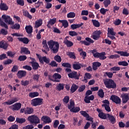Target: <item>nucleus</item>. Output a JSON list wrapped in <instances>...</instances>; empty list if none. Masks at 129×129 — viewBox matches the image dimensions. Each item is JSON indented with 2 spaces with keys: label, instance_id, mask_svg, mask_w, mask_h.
Masks as SVG:
<instances>
[{
  "label": "nucleus",
  "instance_id": "nucleus-1",
  "mask_svg": "<svg viewBox=\"0 0 129 129\" xmlns=\"http://www.w3.org/2000/svg\"><path fill=\"white\" fill-rule=\"evenodd\" d=\"M47 44L51 53H53V54H57V53L59 52L60 44L58 41H55L51 39L47 41Z\"/></svg>",
  "mask_w": 129,
  "mask_h": 129
},
{
  "label": "nucleus",
  "instance_id": "nucleus-2",
  "mask_svg": "<svg viewBox=\"0 0 129 129\" xmlns=\"http://www.w3.org/2000/svg\"><path fill=\"white\" fill-rule=\"evenodd\" d=\"M28 120L30 123H35V124L40 123V118L35 115L29 116L28 117Z\"/></svg>",
  "mask_w": 129,
  "mask_h": 129
},
{
  "label": "nucleus",
  "instance_id": "nucleus-3",
  "mask_svg": "<svg viewBox=\"0 0 129 129\" xmlns=\"http://www.w3.org/2000/svg\"><path fill=\"white\" fill-rule=\"evenodd\" d=\"M31 104L33 106H38V105H41L43 104V99L37 98L33 99L31 100Z\"/></svg>",
  "mask_w": 129,
  "mask_h": 129
},
{
  "label": "nucleus",
  "instance_id": "nucleus-4",
  "mask_svg": "<svg viewBox=\"0 0 129 129\" xmlns=\"http://www.w3.org/2000/svg\"><path fill=\"white\" fill-rule=\"evenodd\" d=\"M2 18L3 19V20H4L6 24H8V25H14L13 19L11 18V16L6 15H2Z\"/></svg>",
  "mask_w": 129,
  "mask_h": 129
},
{
  "label": "nucleus",
  "instance_id": "nucleus-5",
  "mask_svg": "<svg viewBox=\"0 0 129 129\" xmlns=\"http://www.w3.org/2000/svg\"><path fill=\"white\" fill-rule=\"evenodd\" d=\"M69 78H72L75 79L76 80H79V77L80 76V74H78L77 72L73 71L72 73H70L68 74Z\"/></svg>",
  "mask_w": 129,
  "mask_h": 129
},
{
  "label": "nucleus",
  "instance_id": "nucleus-6",
  "mask_svg": "<svg viewBox=\"0 0 129 129\" xmlns=\"http://www.w3.org/2000/svg\"><path fill=\"white\" fill-rule=\"evenodd\" d=\"M104 83L107 88H115L116 87V84L114 81H105Z\"/></svg>",
  "mask_w": 129,
  "mask_h": 129
},
{
  "label": "nucleus",
  "instance_id": "nucleus-7",
  "mask_svg": "<svg viewBox=\"0 0 129 129\" xmlns=\"http://www.w3.org/2000/svg\"><path fill=\"white\" fill-rule=\"evenodd\" d=\"M102 32L100 30H96L93 33V35H92L91 37L94 40H98L99 38H100V35H101Z\"/></svg>",
  "mask_w": 129,
  "mask_h": 129
},
{
  "label": "nucleus",
  "instance_id": "nucleus-8",
  "mask_svg": "<svg viewBox=\"0 0 129 129\" xmlns=\"http://www.w3.org/2000/svg\"><path fill=\"white\" fill-rule=\"evenodd\" d=\"M110 99H111L112 101L116 103V104H120V103H121V99L117 96L112 95Z\"/></svg>",
  "mask_w": 129,
  "mask_h": 129
},
{
  "label": "nucleus",
  "instance_id": "nucleus-9",
  "mask_svg": "<svg viewBox=\"0 0 129 129\" xmlns=\"http://www.w3.org/2000/svg\"><path fill=\"white\" fill-rule=\"evenodd\" d=\"M85 40H86V41L85 40H81L80 41L81 43H82V44H84V45H85V46H89L90 45L91 43H94V40L89 37H86L85 38Z\"/></svg>",
  "mask_w": 129,
  "mask_h": 129
},
{
  "label": "nucleus",
  "instance_id": "nucleus-10",
  "mask_svg": "<svg viewBox=\"0 0 129 129\" xmlns=\"http://www.w3.org/2000/svg\"><path fill=\"white\" fill-rule=\"evenodd\" d=\"M57 22V19L56 18H53V19H50L47 22V27L48 29H51V26H53L56 24Z\"/></svg>",
  "mask_w": 129,
  "mask_h": 129
},
{
  "label": "nucleus",
  "instance_id": "nucleus-11",
  "mask_svg": "<svg viewBox=\"0 0 129 129\" xmlns=\"http://www.w3.org/2000/svg\"><path fill=\"white\" fill-rule=\"evenodd\" d=\"M19 100V99L18 98L16 97L12 100H9L7 102H5L3 103V105H11V104H13V103H15V102H17Z\"/></svg>",
  "mask_w": 129,
  "mask_h": 129
},
{
  "label": "nucleus",
  "instance_id": "nucleus-12",
  "mask_svg": "<svg viewBox=\"0 0 129 129\" xmlns=\"http://www.w3.org/2000/svg\"><path fill=\"white\" fill-rule=\"evenodd\" d=\"M39 61L41 64H43L44 62L46 64H49L50 63V58H47L46 56H43L39 57Z\"/></svg>",
  "mask_w": 129,
  "mask_h": 129
},
{
  "label": "nucleus",
  "instance_id": "nucleus-13",
  "mask_svg": "<svg viewBox=\"0 0 129 129\" xmlns=\"http://www.w3.org/2000/svg\"><path fill=\"white\" fill-rule=\"evenodd\" d=\"M42 121H43L44 123H51L52 122V119L48 116H43L41 117Z\"/></svg>",
  "mask_w": 129,
  "mask_h": 129
},
{
  "label": "nucleus",
  "instance_id": "nucleus-14",
  "mask_svg": "<svg viewBox=\"0 0 129 129\" xmlns=\"http://www.w3.org/2000/svg\"><path fill=\"white\" fill-rule=\"evenodd\" d=\"M11 107L13 110H19L22 107V104L21 103H16L12 105Z\"/></svg>",
  "mask_w": 129,
  "mask_h": 129
},
{
  "label": "nucleus",
  "instance_id": "nucleus-15",
  "mask_svg": "<svg viewBox=\"0 0 129 129\" xmlns=\"http://www.w3.org/2000/svg\"><path fill=\"white\" fill-rule=\"evenodd\" d=\"M0 10L1 11H5L7 12L9 10V6L7 4L5 3H3V1H1V3L0 4Z\"/></svg>",
  "mask_w": 129,
  "mask_h": 129
},
{
  "label": "nucleus",
  "instance_id": "nucleus-16",
  "mask_svg": "<svg viewBox=\"0 0 129 129\" xmlns=\"http://www.w3.org/2000/svg\"><path fill=\"white\" fill-rule=\"evenodd\" d=\"M9 47V43L5 42V40H2L0 41V48L4 49V50H7Z\"/></svg>",
  "mask_w": 129,
  "mask_h": 129
},
{
  "label": "nucleus",
  "instance_id": "nucleus-17",
  "mask_svg": "<svg viewBox=\"0 0 129 129\" xmlns=\"http://www.w3.org/2000/svg\"><path fill=\"white\" fill-rule=\"evenodd\" d=\"M27 75V72L26 71L20 70L18 72L17 77L18 78H23V77H25Z\"/></svg>",
  "mask_w": 129,
  "mask_h": 129
},
{
  "label": "nucleus",
  "instance_id": "nucleus-18",
  "mask_svg": "<svg viewBox=\"0 0 129 129\" xmlns=\"http://www.w3.org/2000/svg\"><path fill=\"white\" fill-rule=\"evenodd\" d=\"M72 67L73 69H74V70H79L81 69V67H82V64L79 63V62H75V63L73 64Z\"/></svg>",
  "mask_w": 129,
  "mask_h": 129
},
{
  "label": "nucleus",
  "instance_id": "nucleus-19",
  "mask_svg": "<svg viewBox=\"0 0 129 129\" xmlns=\"http://www.w3.org/2000/svg\"><path fill=\"white\" fill-rule=\"evenodd\" d=\"M21 49L20 53L21 54H25V55H29V54H31V51L29 50V48L23 47H21Z\"/></svg>",
  "mask_w": 129,
  "mask_h": 129
},
{
  "label": "nucleus",
  "instance_id": "nucleus-20",
  "mask_svg": "<svg viewBox=\"0 0 129 129\" xmlns=\"http://www.w3.org/2000/svg\"><path fill=\"white\" fill-rule=\"evenodd\" d=\"M101 66V63L98 62V61H96L93 62V65H92V69L94 71H96L98 69V67H100Z\"/></svg>",
  "mask_w": 129,
  "mask_h": 129
},
{
  "label": "nucleus",
  "instance_id": "nucleus-21",
  "mask_svg": "<svg viewBox=\"0 0 129 129\" xmlns=\"http://www.w3.org/2000/svg\"><path fill=\"white\" fill-rule=\"evenodd\" d=\"M121 97L123 103H126L128 101V94H123L121 95Z\"/></svg>",
  "mask_w": 129,
  "mask_h": 129
},
{
  "label": "nucleus",
  "instance_id": "nucleus-22",
  "mask_svg": "<svg viewBox=\"0 0 129 129\" xmlns=\"http://www.w3.org/2000/svg\"><path fill=\"white\" fill-rule=\"evenodd\" d=\"M115 53L119 54L120 56L122 57H128L129 53L127 51H115Z\"/></svg>",
  "mask_w": 129,
  "mask_h": 129
},
{
  "label": "nucleus",
  "instance_id": "nucleus-23",
  "mask_svg": "<svg viewBox=\"0 0 129 129\" xmlns=\"http://www.w3.org/2000/svg\"><path fill=\"white\" fill-rule=\"evenodd\" d=\"M18 40L20 42H22L24 44H29V42H30L29 39H28V38L27 37H18Z\"/></svg>",
  "mask_w": 129,
  "mask_h": 129
},
{
  "label": "nucleus",
  "instance_id": "nucleus-24",
  "mask_svg": "<svg viewBox=\"0 0 129 129\" xmlns=\"http://www.w3.org/2000/svg\"><path fill=\"white\" fill-rule=\"evenodd\" d=\"M58 22H59V23H61V24L62 25V27H63V28H64V29H66V28H68V26H69V23H68V21H67V20H59Z\"/></svg>",
  "mask_w": 129,
  "mask_h": 129
},
{
  "label": "nucleus",
  "instance_id": "nucleus-25",
  "mask_svg": "<svg viewBox=\"0 0 129 129\" xmlns=\"http://www.w3.org/2000/svg\"><path fill=\"white\" fill-rule=\"evenodd\" d=\"M34 112V109L32 107H27L25 109V114H32Z\"/></svg>",
  "mask_w": 129,
  "mask_h": 129
},
{
  "label": "nucleus",
  "instance_id": "nucleus-26",
  "mask_svg": "<svg viewBox=\"0 0 129 129\" xmlns=\"http://www.w3.org/2000/svg\"><path fill=\"white\" fill-rule=\"evenodd\" d=\"M63 43L64 44V45H66V46L69 48L70 47H72V46H73V45H74V43H73V42H72L70 40H64Z\"/></svg>",
  "mask_w": 129,
  "mask_h": 129
},
{
  "label": "nucleus",
  "instance_id": "nucleus-27",
  "mask_svg": "<svg viewBox=\"0 0 129 129\" xmlns=\"http://www.w3.org/2000/svg\"><path fill=\"white\" fill-rule=\"evenodd\" d=\"M42 44L44 49L46 50L47 52H49V51H50V48H49V47L48 46V44H47V40H43Z\"/></svg>",
  "mask_w": 129,
  "mask_h": 129
},
{
  "label": "nucleus",
  "instance_id": "nucleus-28",
  "mask_svg": "<svg viewBox=\"0 0 129 129\" xmlns=\"http://www.w3.org/2000/svg\"><path fill=\"white\" fill-rule=\"evenodd\" d=\"M67 55L69 56V57L71 58V59H76V56L75 55V52H74L68 51L67 53Z\"/></svg>",
  "mask_w": 129,
  "mask_h": 129
},
{
  "label": "nucleus",
  "instance_id": "nucleus-29",
  "mask_svg": "<svg viewBox=\"0 0 129 129\" xmlns=\"http://www.w3.org/2000/svg\"><path fill=\"white\" fill-rule=\"evenodd\" d=\"M108 115H109L108 114L104 113L103 112L98 114L99 117H100V118H102V119H106Z\"/></svg>",
  "mask_w": 129,
  "mask_h": 129
},
{
  "label": "nucleus",
  "instance_id": "nucleus-30",
  "mask_svg": "<svg viewBox=\"0 0 129 129\" xmlns=\"http://www.w3.org/2000/svg\"><path fill=\"white\" fill-rule=\"evenodd\" d=\"M25 30L27 34H32L33 33V27L31 25L26 26Z\"/></svg>",
  "mask_w": 129,
  "mask_h": 129
},
{
  "label": "nucleus",
  "instance_id": "nucleus-31",
  "mask_svg": "<svg viewBox=\"0 0 129 129\" xmlns=\"http://www.w3.org/2000/svg\"><path fill=\"white\" fill-rule=\"evenodd\" d=\"M42 24H43V20L42 19H39L37 20L35 22V28H39V27H41L42 26Z\"/></svg>",
  "mask_w": 129,
  "mask_h": 129
},
{
  "label": "nucleus",
  "instance_id": "nucleus-32",
  "mask_svg": "<svg viewBox=\"0 0 129 129\" xmlns=\"http://www.w3.org/2000/svg\"><path fill=\"white\" fill-rule=\"evenodd\" d=\"M23 14V16H24V17L28 18L30 20H32V19L33 18V17H32V15H31L29 13V12L27 10L25 11H24Z\"/></svg>",
  "mask_w": 129,
  "mask_h": 129
},
{
  "label": "nucleus",
  "instance_id": "nucleus-33",
  "mask_svg": "<svg viewBox=\"0 0 129 129\" xmlns=\"http://www.w3.org/2000/svg\"><path fill=\"white\" fill-rule=\"evenodd\" d=\"M92 54H93L94 58H99L100 52H98L96 49H93L92 50Z\"/></svg>",
  "mask_w": 129,
  "mask_h": 129
},
{
  "label": "nucleus",
  "instance_id": "nucleus-34",
  "mask_svg": "<svg viewBox=\"0 0 129 129\" xmlns=\"http://www.w3.org/2000/svg\"><path fill=\"white\" fill-rule=\"evenodd\" d=\"M92 22L94 27H96V28H99V27H100V23H99L98 21L93 19L92 20Z\"/></svg>",
  "mask_w": 129,
  "mask_h": 129
},
{
  "label": "nucleus",
  "instance_id": "nucleus-35",
  "mask_svg": "<svg viewBox=\"0 0 129 129\" xmlns=\"http://www.w3.org/2000/svg\"><path fill=\"white\" fill-rule=\"evenodd\" d=\"M61 75L58 73H55L52 76V78L55 80L54 81H57V79H61Z\"/></svg>",
  "mask_w": 129,
  "mask_h": 129
},
{
  "label": "nucleus",
  "instance_id": "nucleus-36",
  "mask_svg": "<svg viewBox=\"0 0 129 129\" xmlns=\"http://www.w3.org/2000/svg\"><path fill=\"white\" fill-rule=\"evenodd\" d=\"M31 65L33 70H37V69H39V68H40V65H39V63L37 62L34 63L33 62Z\"/></svg>",
  "mask_w": 129,
  "mask_h": 129
},
{
  "label": "nucleus",
  "instance_id": "nucleus-37",
  "mask_svg": "<svg viewBox=\"0 0 129 129\" xmlns=\"http://www.w3.org/2000/svg\"><path fill=\"white\" fill-rule=\"evenodd\" d=\"M105 55H106V53H105V52H100L99 57L100 60H105V59H106V56H105Z\"/></svg>",
  "mask_w": 129,
  "mask_h": 129
},
{
  "label": "nucleus",
  "instance_id": "nucleus-38",
  "mask_svg": "<svg viewBox=\"0 0 129 129\" xmlns=\"http://www.w3.org/2000/svg\"><path fill=\"white\" fill-rule=\"evenodd\" d=\"M78 89V86L73 84L71 88V93H74V92H75L76 90Z\"/></svg>",
  "mask_w": 129,
  "mask_h": 129
},
{
  "label": "nucleus",
  "instance_id": "nucleus-39",
  "mask_svg": "<svg viewBox=\"0 0 129 129\" xmlns=\"http://www.w3.org/2000/svg\"><path fill=\"white\" fill-rule=\"evenodd\" d=\"M29 96L31 98H34V97L39 96V93L37 92H31L29 93Z\"/></svg>",
  "mask_w": 129,
  "mask_h": 129
},
{
  "label": "nucleus",
  "instance_id": "nucleus-40",
  "mask_svg": "<svg viewBox=\"0 0 129 129\" xmlns=\"http://www.w3.org/2000/svg\"><path fill=\"white\" fill-rule=\"evenodd\" d=\"M75 105V103L73 101L70 102V104L68 105V108L71 111L72 109H73L74 106Z\"/></svg>",
  "mask_w": 129,
  "mask_h": 129
},
{
  "label": "nucleus",
  "instance_id": "nucleus-41",
  "mask_svg": "<svg viewBox=\"0 0 129 129\" xmlns=\"http://www.w3.org/2000/svg\"><path fill=\"white\" fill-rule=\"evenodd\" d=\"M118 64L119 66H124L126 67L128 66V63L126 62V61H120L118 62Z\"/></svg>",
  "mask_w": 129,
  "mask_h": 129
},
{
  "label": "nucleus",
  "instance_id": "nucleus-42",
  "mask_svg": "<svg viewBox=\"0 0 129 129\" xmlns=\"http://www.w3.org/2000/svg\"><path fill=\"white\" fill-rule=\"evenodd\" d=\"M98 95L101 98H103L104 97V92H103V90L100 89L98 92Z\"/></svg>",
  "mask_w": 129,
  "mask_h": 129
},
{
  "label": "nucleus",
  "instance_id": "nucleus-43",
  "mask_svg": "<svg viewBox=\"0 0 129 129\" xmlns=\"http://www.w3.org/2000/svg\"><path fill=\"white\" fill-rule=\"evenodd\" d=\"M107 117H108V118H109L110 121H111V123H114V122H115V118H114V117L113 116L108 114Z\"/></svg>",
  "mask_w": 129,
  "mask_h": 129
},
{
  "label": "nucleus",
  "instance_id": "nucleus-44",
  "mask_svg": "<svg viewBox=\"0 0 129 129\" xmlns=\"http://www.w3.org/2000/svg\"><path fill=\"white\" fill-rule=\"evenodd\" d=\"M16 121L18 123H24V122H26V119L23 118H16Z\"/></svg>",
  "mask_w": 129,
  "mask_h": 129
},
{
  "label": "nucleus",
  "instance_id": "nucleus-45",
  "mask_svg": "<svg viewBox=\"0 0 129 129\" xmlns=\"http://www.w3.org/2000/svg\"><path fill=\"white\" fill-rule=\"evenodd\" d=\"M91 77H92V76L91 75V74L88 73H86L85 74L84 80H86V81H87L88 79H91Z\"/></svg>",
  "mask_w": 129,
  "mask_h": 129
},
{
  "label": "nucleus",
  "instance_id": "nucleus-46",
  "mask_svg": "<svg viewBox=\"0 0 129 129\" xmlns=\"http://www.w3.org/2000/svg\"><path fill=\"white\" fill-rule=\"evenodd\" d=\"M108 32L110 35L111 36H115L116 35V33L114 32V30H113V28H108Z\"/></svg>",
  "mask_w": 129,
  "mask_h": 129
},
{
  "label": "nucleus",
  "instance_id": "nucleus-47",
  "mask_svg": "<svg viewBox=\"0 0 129 129\" xmlns=\"http://www.w3.org/2000/svg\"><path fill=\"white\" fill-rule=\"evenodd\" d=\"M0 26L2 27V28H5L6 30H9V26H8V24H6V23L3 21L0 22Z\"/></svg>",
  "mask_w": 129,
  "mask_h": 129
},
{
  "label": "nucleus",
  "instance_id": "nucleus-48",
  "mask_svg": "<svg viewBox=\"0 0 129 129\" xmlns=\"http://www.w3.org/2000/svg\"><path fill=\"white\" fill-rule=\"evenodd\" d=\"M76 14L74 12H70L67 14V18L70 19H73V18H75Z\"/></svg>",
  "mask_w": 129,
  "mask_h": 129
},
{
  "label": "nucleus",
  "instance_id": "nucleus-49",
  "mask_svg": "<svg viewBox=\"0 0 129 129\" xmlns=\"http://www.w3.org/2000/svg\"><path fill=\"white\" fill-rule=\"evenodd\" d=\"M56 89L58 91H61V90H63V89H64V84H59L56 86Z\"/></svg>",
  "mask_w": 129,
  "mask_h": 129
},
{
  "label": "nucleus",
  "instance_id": "nucleus-50",
  "mask_svg": "<svg viewBox=\"0 0 129 129\" xmlns=\"http://www.w3.org/2000/svg\"><path fill=\"white\" fill-rule=\"evenodd\" d=\"M54 59L55 60V61H56V62H58V63L61 62V61H62V58H61V56H60V55H56L54 56Z\"/></svg>",
  "mask_w": 129,
  "mask_h": 129
},
{
  "label": "nucleus",
  "instance_id": "nucleus-51",
  "mask_svg": "<svg viewBox=\"0 0 129 129\" xmlns=\"http://www.w3.org/2000/svg\"><path fill=\"white\" fill-rule=\"evenodd\" d=\"M12 29H15V30H20L21 28V25L18 23H16L15 24L13 25L11 27Z\"/></svg>",
  "mask_w": 129,
  "mask_h": 129
},
{
  "label": "nucleus",
  "instance_id": "nucleus-52",
  "mask_svg": "<svg viewBox=\"0 0 129 129\" xmlns=\"http://www.w3.org/2000/svg\"><path fill=\"white\" fill-rule=\"evenodd\" d=\"M61 66L66 68H71L72 67L71 64L69 63V62H63L61 64Z\"/></svg>",
  "mask_w": 129,
  "mask_h": 129
},
{
  "label": "nucleus",
  "instance_id": "nucleus-53",
  "mask_svg": "<svg viewBox=\"0 0 129 129\" xmlns=\"http://www.w3.org/2000/svg\"><path fill=\"white\" fill-rule=\"evenodd\" d=\"M8 30H6V29L4 28L1 29L0 30V35H4V36H6L8 35Z\"/></svg>",
  "mask_w": 129,
  "mask_h": 129
},
{
  "label": "nucleus",
  "instance_id": "nucleus-54",
  "mask_svg": "<svg viewBox=\"0 0 129 129\" xmlns=\"http://www.w3.org/2000/svg\"><path fill=\"white\" fill-rule=\"evenodd\" d=\"M114 25L115 26H119L121 24V20L119 19H116L115 21L113 22Z\"/></svg>",
  "mask_w": 129,
  "mask_h": 129
},
{
  "label": "nucleus",
  "instance_id": "nucleus-55",
  "mask_svg": "<svg viewBox=\"0 0 129 129\" xmlns=\"http://www.w3.org/2000/svg\"><path fill=\"white\" fill-rule=\"evenodd\" d=\"M110 4H111V1H110V0H105L103 2V4L105 8H107V7H108V6L110 5Z\"/></svg>",
  "mask_w": 129,
  "mask_h": 129
},
{
  "label": "nucleus",
  "instance_id": "nucleus-56",
  "mask_svg": "<svg viewBox=\"0 0 129 129\" xmlns=\"http://www.w3.org/2000/svg\"><path fill=\"white\" fill-rule=\"evenodd\" d=\"M18 60L19 61H25V60H27V56H26V55H20L18 57Z\"/></svg>",
  "mask_w": 129,
  "mask_h": 129
},
{
  "label": "nucleus",
  "instance_id": "nucleus-57",
  "mask_svg": "<svg viewBox=\"0 0 129 129\" xmlns=\"http://www.w3.org/2000/svg\"><path fill=\"white\" fill-rule=\"evenodd\" d=\"M79 111H80V107H73V109L71 110V112H78Z\"/></svg>",
  "mask_w": 129,
  "mask_h": 129
},
{
  "label": "nucleus",
  "instance_id": "nucleus-58",
  "mask_svg": "<svg viewBox=\"0 0 129 129\" xmlns=\"http://www.w3.org/2000/svg\"><path fill=\"white\" fill-rule=\"evenodd\" d=\"M3 63L4 65H10V64H12V63H13V60L11 59H8L7 60H5Z\"/></svg>",
  "mask_w": 129,
  "mask_h": 129
},
{
  "label": "nucleus",
  "instance_id": "nucleus-59",
  "mask_svg": "<svg viewBox=\"0 0 129 129\" xmlns=\"http://www.w3.org/2000/svg\"><path fill=\"white\" fill-rule=\"evenodd\" d=\"M59 123H60V122H59V120H55L53 122V127L54 128H57Z\"/></svg>",
  "mask_w": 129,
  "mask_h": 129
},
{
  "label": "nucleus",
  "instance_id": "nucleus-60",
  "mask_svg": "<svg viewBox=\"0 0 129 129\" xmlns=\"http://www.w3.org/2000/svg\"><path fill=\"white\" fill-rule=\"evenodd\" d=\"M102 103H103L102 105V106L103 107L104 106H105V105H109L110 104V103H109V101H108V100H104L102 101Z\"/></svg>",
  "mask_w": 129,
  "mask_h": 129
},
{
  "label": "nucleus",
  "instance_id": "nucleus-61",
  "mask_svg": "<svg viewBox=\"0 0 129 129\" xmlns=\"http://www.w3.org/2000/svg\"><path fill=\"white\" fill-rule=\"evenodd\" d=\"M69 34L70 36H72V37H74V36H77L78 35V33H77L76 32L73 31H69Z\"/></svg>",
  "mask_w": 129,
  "mask_h": 129
},
{
  "label": "nucleus",
  "instance_id": "nucleus-62",
  "mask_svg": "<svg viewBox=\"0 0 129 129\" xmlns=\"http://www.w3.org/2000/svg\"><path fill=\"white\" fill-rule=\"evenodd\" d=\"M110 71H119L120 68L119 67H114L110 69Z\"/></svg>",
  "mask_w": 129,
  "mask_h": 129
},
{
  "label": "nucleus",
  "instance_id": "nucleus-63",
  "mask_svg": "<svg viewBox=\"0 0 129 129\" xmlns=\"http://www.w3.org/2000/svg\"><path fill=\"white\" fill-rule=\"evenodd\" d=\"M62 101L66 104H67L68 102H69V96H65L63 99Z\"/></svg>",
  "mask_w": 129,
  "mask_h": 129
},
{
  "label": "nucleus",
  "instance_id": "nucleus-64",
  "mask_svg": "<svg viewBox=\"0 0 129 129\" xmlns=\"http://www.w3.org/2000/svg\"><path fill=\"white\" fill-rule=\"evenodd\" d=\"M34 126L32 124L27 125L23 127V129H33Z\"/></svg>",
  "mask_w": 129,
  "mask_h": 129
}]
</instances>
